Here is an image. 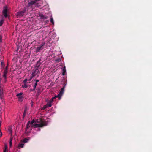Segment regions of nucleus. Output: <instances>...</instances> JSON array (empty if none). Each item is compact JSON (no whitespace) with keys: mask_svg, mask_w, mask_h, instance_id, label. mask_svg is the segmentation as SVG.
I'll use <instances>...</instances> for the list:
<instances>
[{"mask_svg":"<svg viewBox=\"0 0 152 152\" xmlns=\"http://www.w3.org/2000/svg\"><path fill=\"white\" fill-rule=\"evenodd\" d=\"M66 85V84L65 83L63 85V87L61 88L59 93L57 96H55L54 97H53L50 100V101L51 103H52L53 102L54 99H56L57 97L59 99H60L64 93V89Z\"/></svg>","mask_w":152,"mask_h":152,"instance_id":"1","label":"nucleus"},{"mask_svg":"<svg viewBox=\"0 0 152 152\" xmlns=\"http://www.w3.org/2000/svg\"><path fill=\"white\" fill-rule=\"evenodd\" d=\"M41 123L39 124H33V126L35 128L37 127H42L44 126H47V123L46 121H43L41 120H40Z\"/></svg>","mask_w":152,"mask_h":152,"instance_id":"2","label":"nucleus"},{"mask_svg":"<svg viewBox=\"0 0 152 152\" xmlns=\"http://www.w3.org/2000/svg\"><path fill=\"white\" fill-rule=\"evenodd\" d=\"M39 0H32L28 3V4L29 6H31L32 5H34L37 7H38V2Z\"/></svg>","mask_w":152,"mask_h":152,"instance_id":"3","label":"nucleus"},{"mask_svg":"<svg viewBox=\"0 0 152 152\" xmlns=\"http://www.w3.org/2000/svg\"><path fill=\"white\" fill-rule=\"evenodd\" d=\"M7 11L8 8L6 6L4 7L2 12L3 15L5 18H7L8 17V15L7 14Z\"/></svg>","mask_w":152,"mask_h":152,"instance_id":"4","label":"nucleus"},{"mask_svg":"<svg viewBox=\"0 0 152 152\" xmlns=\"http://www.w3.org/2000/svg\"><path fill=\"white\" fill-rule=\"evenodd\" d=\"M26 12L25 10L19 11L17 12V15L20 16H23Z\"/></svg>","mask_w":152,"mask_h":152,"instance_id":"5","label":"nucleus"},{"mask_svg":"<svg viewBox=\"0 0 152 152\" xmlns=\"http://www.w3.org/2000/svg\"><path fill=\"white\" fill-rule=\"evenodd\" d=\"M4 94L3 92V89H0V98L2 99H3Z\"/></svg>","mask_w":152,"mask_h":152,"instance_id":"6","label":"nucleus"},{"mask_svg":"<svg viewBox=\"0 0 152 152\" xmlns=\"http://www.w3.org/2000/svg\"><path fill=\"white\" fill-rule=\"evenodd\" d=\"M41 59H39L37 62L36 64L35 65V68H39L40 65L41 64Z\"/></svg>","mask_w":152,"mask_h":152,"instance_id":"7","label":"nucleus"},{"mask_svg":"<svg viewBox=\"0 0 152 152\" xmlns=\"http://www.w3.org/2000/svg\"><path fill=\"white\" fill-rule=\"evenodd\" d=\"M8 73V71H7L6 70H4L3 72V74L2 77L3 78L7 77V74Z\"/></svg>","mask_w":152,"mask_h":152,"instance_id":"8","label":"nucleus"},{"mask_svg":"<svg viewBox=\"0 0 152 152\" xmlns=\"http://www.w3.org/2000/svg\"><path fill=\"white\" fill-rule=\"evenodd\" d=\"M23 94V93L22 92H20L17 94L16 95V96L18 97V99H21L23 98V96H22Z\"/></svg>","mask_w":152,"mask_h":152,"instance_id":"9","label":"nucleus"},{"mask_svg":"<svg viewBox=\"0 0 152 152\" xmlns=\"http://www.w3.org/2000/svg\"><path fill=\"white\" fill-rule=\"evenodd\" d=\"M62 71H63L62 74V75H65V73L66 72V67L65 66H64V67L63 68Z\"/></svg>","mask_w":152,"mask_h":152,"instance_id":"10","label":"nucleus"},{"mask_svg":"<svg viewBox=\"0 0 152 152\" xmlns=\"http://www.w3.org/2000/svg\"><path fill=\"white\" fill-rule=\"evenodd\" d=\"M24 145V144L23 143H20L18 145V147L19 148H23V147Z\"/></svg>","mask_w":152,"mask_h":152,"instance_id":"11","label":"nucleus"},{"mask_svg":"<svg viewBox=\"0 0 152 152\" xmlns=\"http://www.w3.org/2000/svg\"><path fill=\"white\" fill-rule=\"evenodd\" d=\"M43 48H42L41 47L39 46V47H37L36 49V53H37L38 52H40V50H41Z\"/></svg>","mask_w":152,"mask_h":152,"instance_id":"12","label":"nucleus"},{"mask_svg":"<svg viewBox=\"0 0 152 152\" xmlns=\"http://www.w3.org/2000/svg\"><path fill=\"white\" fill-rule=\"evenodd\" d=\"M40 18L43 19H47L48 18L47 16H45L42 14H41L40 15Z\"/></svg>","mask_w":152,"mask_h":152,"instance_id":"13","label":"nucleus"},{"mask_svg":"<svg viewBox=\"0 0 152 152\" xmlns=\"http://www.w3.org/2000/svg\"><path fill=\"white\" fill-rule=\"evenodd\" d=\"M30 123V121H29L28 122V123H27L26 125V131H27V130L29 128V124Z\"/></svg>","mask_w":152,"mask_h":152,"instance_id":"14","label":"nucleus"},{"mask_svg":"<svg viewBox=\"0 0 152 152\" xmlns=\"http://www.w3.org/2000/svg\"><path fill=\"white\" fill-rule=\"evenodd\" d=\"M51 102L49 101L46 104V106H47V107H51Z\"/></svg>","mask_w":152,"mask_h":152,"instance_id":"15","label":"nucleus"},{"mask_svg":"<svg viewBox=\"0 0 152 152\" xmlns=\"http://www.w3.org/2000/svg\"><path fill=\"white\" fill-rule=\"evenodd\" d=\"M37 95L38 96L40 94V89L39 88H37Z\"/></svg>","mask_w":152,"mask_h":152,"instance_id":"16","label":"nucleus"},{"mask_svg":"<svg viewBox=\"0 0 152 152\" xmlns=\"http://www.w3.org/2000/svg\"><path fill=\"white\" fill-rule=\"evenodd\" d=\"M61 58L59 57L56 59L55 61L57 63H58L61 61Z\"/></svg>","mask_w":152,"mask_h":152,"instance_id":"17","label":"nucleus"},{"mask_svg":"<svg viewBox=\"0 0 152 152\" xmlns=\"http://www.w3.org/2000/svg\"><path fill=\"white\" fill-rule=\"evenodd\" d=\"M4 20L2 19L0 20V26H1L4 23Z\"/></svg>","mask_w":152,"mask_h":152,"instance_id":"18","label":"nucleus"},{"mask_svg":"<svg viewBox=\"0 0 152 152\" xmlns=\"http://www.w3.org/2000/svg\"><path fill=\"white\" fill-rule=\"evenodd\" d=\"M26 111H27V109H26V108L24 110V113H23V118H24L26 115Z\"/></svg>","mask_w":152,"mask_h":152,"instance_id":"19","label":"nucleus"},{"mask_svg":"<svg viewBox=\"0 0 152 152\" xmlns=\"http://www.w3.org/2000/svg\"><path fill=\"white\" fill-rule=\"evenodd\" d=\"M39 70V68H36V69L34 72L37 74Z\"/></svg>","mask_w":152,"mask_h":152,"instance_id":"20","label":"nucleus"},{"mask_svg":"<svg viewBox=\"0 0 152 152\" xmlns=\"http://www.w3.org/2000/svg\"><path fill=\"white\" fill-rule=\"evenodd\" d=\"M50 22L52 23L53 25L54 24V22L52 18V17L51 16L50 18Z\"/></svg>","mask_w":152,"mask_h":152,"instance_id":"21","label":"nucleus"},{"mask_svg":"<svg viewBox=\"0 0 152 152\" xmlns=\"http://www.w3.org/2000/svg\"><path fill=\"white\" fill-rule=\"evenodd\" d=\"M22 87L23 88H26L28 87V85H27V84H26V83H25V84H23V85L22 86Z\"/></svg>","mask_w":152,"mask_h":152,"instance_id":"22","label":"nucleus"},{"mask_svg":"<svg viewBox=\"0 0 152 152\" xmlns=\"http://www.w3.org/2000/svg\"><path fill=\"white\" fill-rule=\"evenodd\" d=\"M28 140V139L27 138H25L23 140V142L25 143H26L27 142Z\"/></svg>","mask_w":152,"mask_h":152,"instance_id":"23","label":"nucleus"},{"mask_svg":"<svg viewBox=\"0 0 152 152\" xmlns=\"http://www.w3.org/2000/svg\"><path fill=\"white\" fill-rule=\"evenodd\" d=\"M12 139H10V147H11V146H12Z\"/></svg>","mask_w":152,"mask_h":152,"instance_id":"24","label":"nucleus"},{"mask_svg":"<svg viewBox=\"0 0 152 152\" xmlns=\"http://www.w3.org/2000/svg\"><path fill=\"white\" fill-rule=\"evenodd\" d=\"M37 84H38L37 83V82H35L33 86V88H34V89H35Z\"/></svg>","mask_w":152,"mask_h":152,"instance_id":"25","label":"nucleus"},{"mask_svg":"<svg viewBox=\"0 0 152 152\" xmlns=\"http://www.w3.org/2000/svg\"><path fill=\"white\" fill-rule=\"evenodd\" d=\"M36 75L35 74V72H33L31 75V78H33Z\"/></svg>","mask_w":152,"mask_h":152,"instance_id":"26","label":"nucleus"},{"mask_svg":"<svg viewBox=\"0 0 152 152\" xmlns=\"http://www.w3.org/2000/svg\"><path fill=\"white\" fill-rule=\"evenodd\" d=\"M47 107H48L47 106H46V105H45L42 108V110H44L46 108H47Z\"/></svg>","mask_w":152,"mask_h":152,"instance_id":"27","label":"nucleus"},{"mask_svg":"<svg viewBox=\"0 0 152 152\" xmlns=\"http://www.w3.org/2000/svg\"><path fill=\"white\" fill-rule=\"evenodd\" d=\"M45 44V43L44 42H42L41 44L40 45V46L42 48V46H43Z\"/></svg>","mask_w":152,"mask_h":152,"instance_id":"28","label":"nucleus"},{"mask_svg":"<svg viewBox=\"0 0 152 152\" xmlns=\"http://www.w3.org/2000/svg\"><path fill=\"white\" fill-rule=\"evenodd\" d=\"M28 80L27 79H25L23 81V83L24 84L26 83V82Z\"/></svg>","mask_w":152,"mask_h":152,"instance_id":"29","label":"nucleus"},{"mask_svg":"<svg viewBox=\"0 0 152 152\" xmlns=\"http://www.w3.org/2000/svg\"><path fill=\"white\" fill-rule=\"evenodd\" d=\"M2 36L1 35H0V43L2 42Z\"/></svg>","mask_w":152,"mask_h":152,"instance_id":"30","label":"nucleus"},{"mask_svg":"<svg viewBox=\"0 0 152 152\" xmlns=\"http://www.w3.org/2000/svg\"><path fill=\"white\" fill-rule=\"evenodd\" d=\"M34 122H35L34 120V119H33L32 121L31 122H30V124H32L33 125V124H33Z\"/></svg>","mask_w":152,"mask_h":152,"instance_id":"31","label":"nucleus"},{"mask_svg":"<svg viewBox=\"0 0 152 152\" xmlns=\"http://www.w3.org/2000/svg\"><path fill=\"white\" fill-rule=\"evenodd\" d=\"M7 151V146H5V148L4 149L3 152H6Z\"/></svg>","mask_w":152,"mask_h":152,"instance_id":"32","label":"nucleus"},{"mask_svg":"<svg viewBox=\"0 0 152 152\" xmlns=\"http://www.w3.org/2000/svg\"><path fill=\"white\" fill-rule=\"evenodd\" d=\"M35 89H34V88H33V89H30L29 90H30V92H31V91H34L35 90Z\"/></svg>","mask_w":152,"mask_h":152,"instance_id":"33","label":"nucleus"},{"mask_svg":"<svg viewBox=\"0 0 152 152\" xmlns=\"http://www.w3.org/2000/svg\"><path fill=\"white\" fill-rule=\"evenodd\" d=\"M4 78V82L6 83L7 82V77Z\"/></svg>","mask_w":152,"mask_h":152,"instance_id":"34","label":"nucleus"},{"mask_svg":"<svg viewBox=\"0 0 152 152\" xmlns=\"http://www.w3.org/2000/svg\"><path fill=\"white\" fill-rule=\"evenodd\" d=\"M34 81H35L36 82H37V83L39 81V80H34Z\"/></svg>","mask_w":152,"mask_h":152,"instance_id":"35","label":"nucleus"},{"mask_svg":"<svg viewBox=\"0 0 152 152\" xmlns=\"http://www.w3.org/2000/svg\"><path fill=\"white\" fill-rule=\"evenodd\" d=\"M6 70L7 71H8L7 70V69H8V67H7V66L4 69V70Z\"/></svg>","mask_w":152,"mask_h":152,"instance_id":"36","label":"nucleus"},{"mask_svg":"<svg viewBox=\"0 0 152 152\" xmlns=\"http://www.w3.org/2000/svg\"><path fill=\"white\" fill-rule=\"evenodd\" d=\"M32 78H31V77L28 80V81H30L31 80Z\"/></svg>","mask_w":152,"mask_h":152,"instance_id":"37","label":"nucleus"},{"mask_svg":"<svg viewBox=\"0 0 152 152\" xmlns=\"http://www.w3.org/2000/svg\"><path fill=\"white\" fill-rule=\"evenodd\" d=\"M4 64V63L2 62L1 63V65H3Z\"/></svg>","mask_w":152,"mask_h":152,"instance_id":"38","label":"nucleus"},{"mask_svg":"<svg viewBox=\"0 0 152 152\" xmlns=\"http://www.w3.org/2000/svg\"><path fill=\"white\" fill-rule=\"evenodd\" d=\"M2 133H1V134H0V137L2 136Z\"/></svg>","mask_w":152,"mask_h":152,"instance_id":"39","label":"nucleus"}]
</instances>
